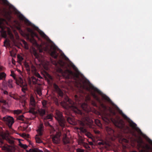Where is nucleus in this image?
Wrapping results in <instances>:
<instances>
[{
  "instance_id": "f257e3e1",
  "label": "nucleus",
  "mask_w": 152,
  "mask_h": 152,
  "mask_svg": "<svg viewBox=\"0 0 152 152\" xmlns=\"http://www.w3.org/2000/svg\"><path fill=\"white\" fill-rule=\"evenodd\" d=\"M137 142L138 146L143 149L140 152H150L152 150V148L148 144L144 143L141 139H139Z\"/></svg>"
},
{
  "instance_id": "f03ea898",
  "label": "nucleus",
  "mask_w": 152,
  "mask_h": 152,
  "mask_svg": "<svg viewBox=\"0 0 152 152\" xmlns=\"http://www.w3.org/2000/svg\"><path fill=\"white\" fill-rule=\"evenodd\" d=\"M55 118L58 120L61 126L64 127L65 126V121L62 117L61 113L56 110V111Z\"/></svg>"
},
{
  "instance_id": "7ed1b4c3",
  "label": "nucleus",
  "mask_w": 152,
  "mask_h": 152,
  "mask_svg": "<svg viewBox=\"0 0 152 152\" xmlns=\"http://www.w3.org/2000/svg\"><path fill=\"white\" fill-rule=\"evenodd\" d=\"M37 131V134L36 135L35 137L36 142L37 143H41L42 142V141L39 136L42 135L43 134V124H40Z\"/></svg>"
},
{
  "instance_id": "20e7f679",
  "label": "nucleus",
  "mask_w": 152,
  "mask_h": 152,
  "mask_svg": "<svg viewBox=\"0 0 152 152\" xmlns=\"http://www.w3.org/2000/svg\"><path fill=\"white\" fill-rule=\"evenodd\" d=\"M55 133L50 134H51L52 140L54 143L58 144L60 142V137L61 134L60 132H57L55 131Z\"/></svg>"
},
{
  "instance_id": "39448f33",
  "label": "nucleus",
  "mask_w": 152,
  "mask_h": 152,
  "mask_svg": "<svg viewBox=\"0 0 152 152\" xmlns=\"http://www.w3.org/2000/svg\"><path fill=\"white\" fill-rule=\"evenodd\" d=\"M88 91H90L91 86L87 81L84 79H83L80 81V86Z\"/></svg>"
},
{
  "instance_id": "423d86ee",
  "label": "nucleus",
  "mask_w": 152,
  "mask_h": 152,
  "mask_svg": "<svg viewBox=\"0 0 152 152\" xmlns=\"http://www.w3.org/2000/svg\"><path fill=\"white\" fill-rule=\"evenodd\" d=\"M66 100H67V102L70 104V105L68 106V107L70 108L75 113H81L80 110L74 106V104L72 100L69 99L68 97H66Z\"/></svg>"
},
{
  "instance_id": "0eeeda50",
  "label": "nucleus",
  "mask_w": 152,
  "mask_h": 152,
  "mask_svg": "<svg viewBox=\"0 0 152 152\" xmlns=\"http://www.w3.org/2000/svg\"><path fill=\"white\" fill-rule=\"evenodd\" d=\"M1 4L5 6L8 10H17L13 5L10 4L7 0H0ZM0 10H1L0 9ZM3 10H8L3 9Z\"/></svg>"
},
{
  "instance_id": "6e6552de",
  "label": "nucleus",
  "mask_w": 152,
  "mask_h": 152,
  "mask_svg": "<svg viewBox=\"0 0 152 152\" xmlns=\"http://www.w3.org/2000/svg\"><path fill=\"white\" fill-rule=\"evenodd\" d=\"M3 120L10 128L14 123L13 118L10 116H6L3 118Z\"/></svg>"
},
{
  "instance_id": "1a4fd4ad",
  "label": "nucleus",
  "mask_w": 152,
  "mask_h": 152,
  "mask_svg": "<svg viewBox=\"0 0 152 152\" xmlns=\"http://www.w3.org/2000/svg\"><path fill=\"white\" fill-rule=\"evenodd\" d=\"M83 122L81 123L82 126H84L85 125H89L90 128H92V124L93 123V121L88 117H86L84 120H83Z\"/></svg>"
},
{
  "instance_id": "9d476101",
  "label": "nucleus",
  "mask_w": 152,
  "mask_h": 152,
  "mask_svg": "<svg viewBox=\"0 0 152 152\" xmlns=\"http://www.w3.org/2000/svg\"><path fill=\"white\" fill-rule=\"evenodd\" d=\"M56 50L57 49L56 47L53 45H52L49 51V53L50 54L51 56L55 58H57L58 55L56 52Z\"/></svg>"
},
{
  "instance_id": "9b49d317",
  "label": "nucleus",
  "mask_w": 152,
  "mask_h": 152,
  "mask_svg": "<svg viewBox=\"0 0 152 152\" xmlns=\"http://www.w3.org/2000/svg\"><path fill=\"white\" fill-rule=\"evenodd\" d=\"M17 16L20 20L24 21L26 23H28V24H30V21L28 19H26L22 14L19 13H18L17 14Z\"/></svg>"
},
{
  "instance_id": "f8f14e48",
  "label": "nucleus",
  "mask_w": 152,
  "mask_h": 152,
  "mask_svg": "<svg viewBox=\"0 0 152 152\" xmlns=\"http://www.w3.org/2000/svg\"><path fill=\"white\" fill-rule=\"evenodd\" d=\"M36 103V101L34 97L32 95H31L30 100V106L34 107L35 106Z\"/></svg>"
},
{
  "instance_id": "ddd939ff",
  "label": "nucleus",
  "mask_w": 152,
  "mask_h": 152,
  "mask_svg": "<svg viewBox=\"0 0 152 152\" xmlns=\"http://www.w3.org/2000/svg\"><path fill=\"white\" fill-rule=\"evenodd\" d=\"M28 83L29 84L31 83V81H32L33 83L34 84H39L38 82V80H37L35 77H32L31 78L30 77L28 78Z\"/></svg>"
},
{
  "instance_id": "4468645a",
  "label": "nucleus",
  "mask_w": 152,
  "mask_h": 152,
  "mask_svg": "<svg viewBox=\"0 0 152 152\" xmlns=\"http://www.w3.org/2000/svg\"><path fill=\"white\" fill-rule=\"evenodd\" d=\"M0 135L1 136L3 139H5L6 140L10 137L9 134L7 132L6 133H2L0 134ZM0 142H1V143H3V142L1 139H0Z\"/></svg>"
},
{
  "instance_id": "2eb2a0df",
  "label": "nucleus",
  "mask_w": 152,
  "mask_h": 152,
  "mask_svg": "<svg viewBox=\"0 0 152 152\" xmlns=\"http://www.w3.org/2000/svg\"><path fill=\"white\" fill-rule=\"evenodd\" d=\"M115 124L116 126L120 128H122L124 126V122L122 120H120L115 122Z\"/></svg>"
},
{
  "instance_id": "dca6fc26",
  "label": "nucleus",
  "mask_w": 152,
  "mask_h": 152,
  "mask_svg": "<svg viewBox=\"0 0 152 152\" xmlns=\"http://www.w3.org/2000/svg\"><path fill=\"white\" fill-rule=\"evenodd\" d=\"M72 74L73 72L71 71L69 69H66L64 73L63 74V75L64 76H65L66 75V77L69 78V75Z\"/></svg>"
},
{
  "instance_id": "f3484780",
  "label": "nucleus",
  "mask_w": 152,
  "mask_h": 152,
  "mask_svg": "<svg viewBox=\"0 0 152 152\" xmlns=\"http://www.w3.org/2000/svg\"><path fill=\"white\" fill-rule=\"evenodd\" d=\"M63 141L64 144H68L69 142V139L67 137L66 134H64L63 135Z\"/></svg>"
},
{
  "instance_id": "a211bd4d",
  "label": "nucleus",
  "mask_w": 152,
  "mask_h": 152,
  "mask_svg": "<svg viewBox=\"0 0 152 152\" xmlns=\"http://www.w3.org/2000/svg\"><path fill=\"white\" fill-rule=\"evenodd\" d=\"M98 144L99 145H109V143L108 142L104 141L103 140H99L98 142Z\"/></svg>"
},
{
  "instance_id": "6ab92c4d",
  "label": "nucleus",
  "mask_w": 152,
  "mask_h": 152,
  "mask_svg": "<svg viewBox=\"0 0 152 152\" xmlns=\"http://www.w3.org/2000/svg\"><path fill=\"white\" fill-rule=\"evenodd\" d=\"M45 125L46 126H49L51 127V129H50V133L51 134L52 133H55V130H54V128L53 127L50 125V124L48 123H46L45 124Z\"/></svg>"
},
{
  "instance_id": "aec40b11",
  "label": "nucleus",
  "mask_w": 152,
  "mask_h": 152,
  "mask_svg": "<svg viewBox=\"0 0 152 152\" xmlns=\"http://www.w3.org/2000/svg\"><path fill=\"white\" fill-rule=\"evenodd\" d=\"M16 84L18 85H20V86H21L22 85L24 84L23 80L21 78H20L19 79L16 81Z\"/></svg>"
},
{
  "instance_id": "412c9836",
  "label": "nucleus",
  "mask_w": 152,
  "mask_h": 152,
  "mask_svg": "<svg viewBox=\"0 0 152 152\" xmlns=\"http://www.w3.org/2000/svg\"><path fill=\"white\" fill-rule=\"evenodd\" d=\"M106 129L109 134H112L114 133L113 130L109 127H106Z\"/></svg>"
},
{
  "instance_id": "4be33fe9",
  "label": "nucleus",
  "mask_w": 152,
  "mask_h": 152,
  "mask_svg": "<svg viewBox=\"0 0 152 152\" xmlns=\"http://www.w3.org/2000/svg\"><path fill=\"white\" fill-rule=\"evenodd\" d=\"M27 31L30 33L31 36L32 37H34L36 35V34L35 32L31 29L28 28H27Z\"/></svg>"
},
{
  "instance_id": "5701e85b",
  "label": "nucleus",
  "mask_w": 152,
  "mask_h": 152,
  "mask_svg": "<svg viewBox=\"0 0 152 152\" xmlns=\"http://www.w3.org/2000/svg\"><path fill=\"white\" fill-rule=\"evenodd\" d=\"M28 152H43L41 150H39L37 148L30 149Z\"/></svg>"
},
{
  "instance_id": "b1692460",
  "label": "nucleus",
  "mask_w": 152,
  "mask_h": 152,
  "mask_svg": "<svg viewBox=\"0 0 152 152\" xmlns=\"http://www.w3.org/2000/svg\"><path fill=\"white\" fill-rule=\"evenodd\" d=\"M7 85L10 88H12L13 87L12 86V79H9L7 81Z\"/></svg>"
},
{
  "instance_id": "393cba45",
  "label": "nucleus",
  "mask_w": 152,
  "mask_h": 152,
  "mask_svg": "<svg viewBox=\"0 0 152 152\" xmlns=\"http://www.w3.org/2000/svg\"><path fill=\"white\" fill-rule=\"evenodd\" d=\"M29 112L34 115H35L36 113V112L34 111V107H32L31 106H30Z\"/></svg>"
},
{
  "instance_id": "a878e982",
  "label": "nucleus",
  "mask_w": 152,
  "mask_h": 152,
  "mask_svg": "<svg viewBox=\"0 0 152 152\" xmlns=\"http://www.w3.org/2000/svg\"><path fill=\"white\" fill-rule=\"evenodd\" d=\"M2 150L7 152H10V147H7L5 146H4L1 147Z\"/></svg>"
},
{
  "instance_id": "bb28decb",
  "label": "nucleus",
  "mask_w": 152,
  "mask_h": 152,
  "mask_svg": "<svg viewBox=\"0 0 152 152\" xmlns=\"http://www.w3.org/2000/svg\"><path fill=\"white\" fill-rule=\"evenodd\" d=\"M129 124L130 126L134 129H135L137 128L136 126V124L132 121L130 122H129Z\"/></svg>"
},
{
  "instance_id": "cd10ccee",
  "label": "nucleus",
  "mask_w": 152,
  "mask_h": 152,
  "mask_svg": "<svg viewBox=\"0 0 152 152\" xmlns=\"http://www.w3.org/2000/svg\"><path fill=\"white\" fill-rule=\"evenodd\" d=\"M22 87V90L24 93H25L26 91L27 90L26 84L24 83V84L21 86Z\"/></svg>"
},
{
  "instance_id": "c85d7f7f",
  "label": "nucleus",
  "mask_w": 152,
  "mask_h": 152,
  "mask_svg": "<svg viewBox=\"0 0 152 152\" xmlns=\"http://www.w3.org/2000/svg\"><path fill=\"white\" fill-rule=\"evenodd\" d=\"M24 65L26 68V69L28 72V73L29 74V72L30 71V67L28 63L25 62L24 63Z\"/></svg>"
},
{
  "instance_id": "c756f323",
  "label": "nucleus",
  "mask_w": 152,
  "mask_h": 152,
  "mask_svg": "<svg viewBox=\"0 0 152 152\" xmlns=\"http://www.w3.org/2000/svg\"><path fill=\"white\" fill-rule=\"evenodd\" d=\"M95 124L99 127L102 128V125L100 123V121L98 119L95 120Z\"/></svg>"
},
{
  "instance_id": "7c9ffc66",
  "label": "nucleus",
  "mask_w": 152,
  "mask_h": 152,
  "mask_svg": "<svg viewBox=\"0 0 152 152\" xmlns=\"http://www.w3.org/2000/svg\"><path fill=\"white\" fill-rule=\"evenodd\" d=\"M22 42L23 44V47L26 49H28V46L26 42L24 40H22Z\"/></svg>"
},
{
  "instance_id": "2f4dec72",
  "label": "nucleus",
  "mask_w": 152,
  "mask_h": 152,
  "mask_svg": "<svg viewBox=\"0 0 152 152\" xmlns=\"http://www.w3.org/2000/svg\"><path fill=\"white\" fill-rule=\"evenodd\" d=\"M39 112L41 116H43L45 113V110L44 109H40L39 110Z\"/></svg>"
},
{
  "instance_id": "473e14b6",
  "label": "nucleus",
  "mask_w": 152,
  "mask_h": 152,
  "mask_svg": "<svg viewBox=\"0 0 152 152\" xmlns=\"http://www.w3.org/2000/svg\"><path fill=\"white\" fill-rule=\"evenodd\" d=\"M6 74L4 72L0 73V80H3L6 77Z\"/></svg>"
},
{
  "instance_id": "72a5a7b5",
  "label": "nucleus",
  "mask_w": 152,
  "mask_h": 152,
  "mask_svg": "<svg viewBox=\"0 0 152 152\" xmlns=\"http://www.w3.org/2000/svg\"><path fill=\"white\" fill-rule=\"evenodd\" d=\"M11 96L13 97L14 99L17 100H19L20 99V97L16 94H14V95Z\"/></svg>"
},
{
  "instance_id": "f704fd0d",
  "label": "nucleus",
  "mask_w": 152,
  "mask_h": 152,
  "mask_svg": "<svg viewBox=\"0 0 152 152\" xmlns=\"http://www.w3.org/2000/svg\"><path fill=\"white\" fill-rule=\"evenodd\" d=\"M17 58L18 59V61L20 63L21 61L23 60V58L21 56L19 55L17 56Z\"/></svg>"
},
{
  "instance_id": "c9c22d12",
  "label": "nucleus",
  "mask_w": 152,
  "mask_h": 152,
  "mask_svg": "<svg viewBox=\"0 0 152 152\" xmlns=\"http://www.w3.org/2000/svg\"><path fill=\"white\" fill-rule=\"evenodd\" d=\"M67 121L70 124H71L73 125L74 123H73V119H72L70 118H67Z\"/></svg>"
},
{
  "instance_id": "e433bc0d",
  "label": "nucleus",
  "mask_w": 152,
  "mask_h": 152,
  "mask_svg": "<svg viewBox=\"0 0 152 152\" xmlns=\"http://www.w3.org/2000/svg\"><path fill=\"white\" fill-rule=\"evenodd\" d=\"M76 129H79L81 132L85 133V134L87 132L86 129L82 127H80V128L76 127Z\"/></svg>"
},
{
  "instance_id": "4c0bfd02",
  "label": "nucleus",
  "mask_w": 152,
  "mask_h": 152,
  "mask_svg": "<svg viewBox=\"0 0 152 152\" xmlns=\"http://www.w3.org/2000/svg\"><path fill=\"white\" fill-rule=\"evenodd\" d=\"M42 105L44 107H47V102L46 100H43L42 101Z\"/></svg>"
},
{
  "instance_id": "58836bf2",
  "label": "nucleus",
  "mask_w": 152,
  "mask_h": 152,
  "mask_svg": "<svg viewBox=\"0 0 152 152\" xmlns=\"http://www.w3.org/2000/svg\"><path fill=\"white\" fill-rule=\"evenodd\" d=\"M81 107L83 109L86 111L87 110L86 108L87 107V105L85 103L81 105Z\"/></svg>"
},
{
  "instance_id": "ea45409f",
  "label": "nucleus",
  "mask_w": 152,
  "mask_h": 152,
  "mask_svg": "<svg viewBox=\"0 0 152 152\" xmlns=\"http://www.w3.org/2000/svg\"><path fill=\"white\" fill-rule=\"evenodd\" d=\"M31 71L32 73L34 75L37 72L35 67L33 66H31Z\"/></svg>"
},
{
  "instance_id": "a19ab883",
  "label": "nucleus",
  "mask_w": 152,
  "mask_h": 152,
  "mask_svg": "<svg viewBox=\"0 0 152 152\" xmlns=\"http://www.w3.org/2000/svg\"><path fill=\"white\" fill-rule=\"evenodd\" d=\"M19 145L22 148H23L24 149H26L28 147L27 146L26 144H22L21 142H20L19 144Z\"/></svg>"
},
{
  "instance_id": "79ce46f5",
  "label": "nucleus",
  "mask_w": 152,
  "mask_h": 152,
  "mask_svg": "<svg viewBox=\"0 0 152 152\" xmlns=\"http://www.w3.org/2000/svg\"><path fill=\"white\" fill-rule=\"evenodd\" d=\"M85 134L86 136L89 138H92V135L90 132H86Z\"/></svg>"
},
{
  "instance_id": "37998d69",
  "label": "nucleus",
  "mask_w": 152,
  "mask_h": 152,
  "mask_svg": "<svg viewBox=\"0 0 152 152\" xmlns=\"http://www.w3.org/2000/svg\"><path fill=\"white\" fill-rule=\"evenodd\" d=\"M36 92L39 96H40L42 95V92L40 88H37L36 90Z\"/></svg>"
},
{
  "instance_id": "c03bdc74",
  "label": "nucleus",
  "mask_w": 152,
  "mask_h": 152,
  "mask_svg": "<svg viewBox=\"0 0 152 152\" xmlns=\"http://www.w3.org/2000/svg\"><path fill=\"white\" fill-rule=\"evenodd\" d=\"M6 140L10 144H12L14 143V141L10 139V137L7 138Z\"/></svg>"
},
{
  "instance_id": "a18cd8bd",
  "label": "nucleus",
  "mask_w": 152,
  "mask_h": 152,
  "mask_svg": "<svg viewBox=\"0 0 152 152\" xmlns=\"http://www.w3.org/2000/svg\"><path fill=\"white\" fill-rule=\"evenodd\" d=\"M83 145L85 148H86V149H88L89 148H90V147L88 144L86 143L83 142Z\"/></svg>"
},
{
  "instance_id": "49530a36",
  "label": "nucleus",
  "mask_w": 152,
  "mask_h": 152,
  "mask_svg": "<svg viewBox=\"0 0 152 152\" xmlns=\"http://www.w3.org/2000/svg\"><path fill=\"white\" fill-rule=\"evenodd\" d=\"M57 92L60 96H63V92L60 90V89Z\"/></svg>"
},
{
  "instance_id": "de8ad7c7",
  "label": "nucleus",
  "mask_w": 152,
  "mask_h": 152,
  "mask_svg": "<svg viewBox=\"0 0 152 152\" xmlns=\"http://www.w3.org/2000/svg\"><path fill=\"white\" fill-rule=\"evenodd\" d=\"M91 94L93 96L95 99L97 100H99L98 98L97 97V95L95 93L92 92V93Z\"/></svg>"
},
{
  "instance_id": "09e8293b",
  "label": "nucleus",
  "mask_w": 152,
  "mask_h": 152,
  "mask_svg": "<svg viewBox=\"0 0 152 152\" xmlns=\"http://www.w3.org/2000/svg\"><path fill=\"white\" fill-rule=\"evenodd\" d=\"M33 54L36 58H38L39 55L34 50L33 52Z\"/></svg>"
},
{
  "instance_id": "8fccbe9b",
  "label": "nucleus",
  "mask_w": 152,
  "mask_h": 152,
  "mask_svg": "<svg viewBox=\"0 0 152 152\" xmlns=\"http://www.w3.org/2000/svg\"><path fill=\"white\" fill-rule=\"evenodd\" d=\"M53 86L54 88L55 89V90L56 91H58L60 89L58 86L56 84H54Z\"/></svg>"
},
{
  "instance_id": "3c124183",
  "label": "nucleus",
  "mask_w": 152,
  "mask_h": 152,
  "mask_svg": "<svg viewBox=\"0 0 152 152\" xmlns=\"http://www.w3.org/2000/svg\"><path fill=\"white\" fill-rule=\"evenodd\" d=\"M8 34L11 40H13V36L12 34L9 31L8 32Z\"/></svg>"
},
{
  "instance_id": "603ef678",
  "label": "nucleus",
  "mask_w": 152,
  "mask_h": 152,
  "mask_svg": "<svg viewBox=\"0 0 152 152\" xmlns=\"http://www.w3.org/2000/svg\"><path fill=\"white\" fill-rule=\"evenodd\" d=\"M102 119L103 121L106 122L108 123L109 122V119L107 117H102Z\"/></svg>"
},
{
  "instance_id": "864d4df0",
  "label": "nucleus",
  "mask_w": 152,
  "mask_h": 152,
  "mask_svg": "<svg viewBox=\"0 0 152 152\" xmlns=\"http://www.w3.org/2000/svg\"><path fill=\"white\" fill-rule=\"evenodd\" d=\"M135 129L137 131V132L138 133H139L140 134H142V132L141 130L140 129H139L137 127Z\"/></svg>"
},
{
  "instance_id": "5fc2aeb1",
  "label": "nucleus",
  "mask_w": 152,
  "mask_h": 152,
  "mask_svg": "<svg viewBox=\"0 0 152 152\" xmlns=\"http://www.w3.org/2000/svg\"><path fill=\"white\" fill-rule=\"evenodd\" d=\"M34 75L39 78H42V77L40 76V75L37 72Z\"/></svg>"
},
{
  "instance_id": "6e6d98bb",
  "label": "nucleus",
  "mask_w": 152,
  "mask_h": 152,
  "mask_svg": "<svg viewBox=\"0 0 152 152\" xmlns=\"http://www.w3.org/2000/svg\"><path fill=\"white\" fill-rule=\"evenodd\" d=\"M52 116L51 115H48L46 117V119H52Z\"/></svg>"
},
{
  "instance_id": "4d7b16f0",
  "label": "nucleus",
  "mask_w": 152,
  "mask_h": 152,
  "mask_svg": "<svg viewBox=\"0 0 152 152\" xmlns=\"http://www.w3.org/2000/svg\"><path fill=\"white\" fill-rule=\"evenodd\" d=\"M77 152H84V150L83 149L78 148L76 150Z\"/></svg>"
},
{
  "instance_id": "13d9d810",
  "label": "nucleus",
  "mask_w": 152,
  "mask_h": 152,
  "mask_svg": "<svg viewBox=\"0 0 152 152\" xmlns=\"http://www.w3.org/2000/svg\"><path fill=\"white\" fill-rule=\"evenodd\" d=\"M21 112V111L20 110H15L14 111V113L15 114H18Z\"/></svg>"
},
{
  "instance_id": "bf43d9fd",
  "label": "nucleus",
  "mask_w": 152,
  "mask_h": 152,
  "mask_svg": "<svg viewBox=\"0 0 152 152\" xmlns=\"http://www.w3.org/2000/svg\"><path fill=\"white\" fill-rule=\"evenodd\" d=\"M23 117L24 116L23 115H20L18 117V119L20 120H24Z\"/></svg>"
},
{
  "instance_id": "052dcab7",
  "label": "nucleus",
  "mask_w": 152,
  "mask_h": 152,
  "mask_svg": "<svg viewBox=\"0 0 152 152\" xmlns=\"http://www.w3.org/2000/svg\"><path fill=\"white\" fill-rule=\"evenodd\" d=\"M40 34L41 35V36H42V37H45L46 35L44 32H40Z\"/></svg>"
},
{
  "instance_id": "680f3d73",
  "label": "nucleus",
  "mask_w": 152,
  "mask_h": 152,
  "mask_svg": "<svg viewBox=\"0 0 152 152\" xmlns=\"http://www.w3.org/2000/svg\"><path fill=\"white\" fill-rule=\"evenodd\" d=\"M5 21V20L2 18H0V24H2Z\"/></svg>"
},
{
  "instance_id": "e2e57ef3",
  "label": "nucleus",
  "mask_w": 152,
  "mask_h": 152,
  "mask_svg": "<svg viewBox=\"0 0 152 152\" xmlns=\"http://www.w3.org/2000/svg\"><path fill=\"white\" fill-rule=\"evenodd\" d=\"M147 141L151 145H152V140H151L148 139V140Z\"/></svg>"
},
{
  "instance_id": "0e129e2a",
  "label": "nucleus",
  "mask_w": 152,
  "mask_h": 152,
  "mask_svg": "<svg viewBox=\"0 0 152 152\" xmlns=\"http://www.w3.org/2000/svg\"><path fill=\"white\" fill-rule=\"evenodd\" d=\"M0 102H2V103H4L5 104H6V101L5 100H4V99H0Z\"/></svg>"
},
{
  "instance_id": "69168bd1",
  "label": "nucleus",
  "mask_w": 152,
  "mask_h": 152,
  "mask_svg": "<svg viewBox=\"0 0 152 152\" xmlns=\"http://www.w3.org/2000/svg\"><path fill=\"white\" fill-rule=\"evenodd\" d=\"M122 115L124 118L126 119L127 118V116L123 113H122Z\"/></svg>"
},
{
  "instance_id": "338daca9",
  "label": "nucleus",
  "mask_w": 152,
  "mask_h": 152,
  "mask_svg": "<svg viewBox=\"0 0 152 152\" xmlns=\"http://www.w3.org/2000/svg\"><path fill=\"white\" fill-rule=\"evenodd\" d=\"M122 141L124 142H125L127 143L128 142V141L127 140L125 139H123L122 140Z\"/></svg>"
},
{
  "instance_id": "774afa93",
  "label": "nucleus",
  "mask_w": 152,
  "mask_h": 152,
  "mask_svg": "<svg viewBox=\"0 0 152 152\" xmlns=\"http://www.w3.org/2000/svg\"><path fill=\"white\" fill-rule=\"evenodd\" d=\"M94 132L96 134H99L100 133V132L97 130H94Z\"/></svg>"
}]
</instances>
